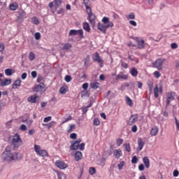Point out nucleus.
Returning <instances> with one entry per match:
<instances>
[{
  "mask_svg": "<svg viewBox=\"0 0 179 179\" xmlns=\"http://www.w3.org/2000/svg\"><path fill=\"white\" fill-rule=\"evenodd\" d=\"M102 23L99 22L97 24L98 30H100L102 33L106 34V31H107V29L109 27H114V23L110 21V18L108 17H103L102 20Z\"/></svg>",
  "mask_w": 179,
  "mask_h": 179,
  "instance_id": "obj_1",
  "label": "nucleus"
},
{
  "mask_svg": "<svg viewBox=\"0 0 179 179\" xmlns=\"http://www.w3.org/2000/svg\"><path fill=\"white\" fill-rule=\"evenodd\" d=\"M17 155V152H10V147L7 146L1 156L3 160H6V162H12L13 160H17V159H19Z\"/></svg>",
  "mask_w": 179,
  "mask_h": 179,
  "instance_id": "obj_2",
  "label": "nucleus"
},
{
  "mask_svg": "<svg viewBox=\"0 0 179 179\" xmlns=\"http://www.w3.org/2000/svg\"><path fill=\"white\" fill-rule=\"evenodd\" d=\"M22 143H23V142L22 141V138H20V136L19 134H16L13 136L12 145L14 146V150L19 149L20 146H22Z\"/></svg>",
  "mask_w": 179,
  "mask_h": 179,
  "instance_id": "obj_3",
  "label": "nucleus"
},
{
  "mask_svg": "<svg viewBox=\"0 0 179 179\" xmlns=\"http://www.w3.org/2000/svg\"><path fill=\"white\" fill-rule=\"evenodd\" d=\"M34 151L39 157H48V151L46 150H41V146L34 145Z\"/></svg>",
  "mask_w": 179,
  "mask_h": 179,
  "instance_id": "obj_4",
  "label": "nucleus"
},
{
  "mask_svg": "<svg viewBox=\"0 0 179 179\" xmlns=\"http://www.w3.org/2000/svg\"><path fill=\"white\" fill-rule=\"evenodd\" d=\"M45 90H47V87L44 83H41L33 87V92H35L36 93H44Z\"/></svg>",
  "mask_w": 179,
  "mask_h": 179,
  "instance_id": "obj_5",
  "label": "nucleus"
},
{
  "mask_svg": "<svg viewBox=\"0 0 179 179\" xmlns=\"http://www.w3.org/2000/svg\"><path fill=\"white\" fill-rule=\"evenodd\" d=\"M166 61V59L159 58L155 60L154 63H152L153 68H156L158 71H162L163 69V64Z\"/></svg>",
  "mask_w": 179,
  "mask_h": 179,
  "instance_id": "obj_6",
  "label": "nucleus"
},
{
  "mask_svg": "<svg viewBox=\"0 0 179 179\" xmlns=\"http://www.w3.org/2000/svg\"><path fill=\"white\" fill-rule=\"evenodd\" d=\"M92 59L94 61V62H97L99 64V66L101 68H103L104 66V61L103 59L100 57V55L99 54L98 52H96L93 55H92Z\"/></svg>",
  "mask_w": 179,
  "mask_h": 179,
  "instance_id": "obj_7",
  "label": "nucleus"
},
{
  "mask_svg": "<svg viewBox=\"0 0 179 179\" xmlns=\"http://www.w3.org/2000/svg\"><path fill=\"white\" fill-rule=\"evenodd\" d=\"M176 97V92H169L166 94V107H169L170 106V103L174 100Z\"/></svg>",
  "mask_w": 179,
  "mask_h": 179,
  "instance_id": "obj_8",
  "label": "nucleus"
},
{
  "mask_svg": "<svg viewBox=\"0 0 179 179\" xmlns=\"http://www.w3.org/2000/svg\"><path fill=\"white\" fill-rule=\"evenodd\" d=\"M87 13L88 15V20L90 23L92 24V26H94V24H96V15L92 13V10L90 13L87 12Z\"/></svg>",
  "mask_w": 179,
  "mask_h": 179,
  "instance_id": "obj_9",
  "label": "nucleus"
},
{
  "mask_svg": "<svg viewBox=\"0 0 179 179\" xmlns=\"http://www.w3.org/2000/svg\"><path fill=\"white\" fill-rule=\"evenodd\" d=\"M40 99H38V94H34V95L29 96L27 98L28 103H31V104H34L37 103Z\"/></svg>",
  "mask_w": 179,
  "mask_h": 179,
  "instance_id": "obj_10",
  "label": "nucleus"
},
{
  "mask_svg": "<svg viewBox=\"0 0 179 179\" xmlns=\"http://www.w3.org/2000/svg\"><path fill=\"white\" fill-rule=\"evenodd\" d=\"M55 166L60 170H65V169H68V164H65L64 161L57 160L55 162Z\"/></svg>",
  "mask_w": 179,
  "mask_h": 179,
  "instance_id": "obj_11",
  "label": "nucleus"
},
{
  "mask_svg": "<svg viewBox=\"0 0 179 179\" xmlns=\"http://www.w3.org/2000/svg\"><path fill=\"white\" fill-rule=\"evenodd\" d=\"M138 114L131 115L127 122V124L134 125L136 122H138Z\"/></svg>",
  "mask_w": 179,
  "mask_h": 179,
  "instance_id": "obj_12",
  "label": "nucleus"
},
{
  "mask_svg": "<svg viewBox=\"0 0 179 179\" xmlns=\"http://www.w3.org/2000/svg\"><path fill=\"white\" fill-rule=\"evenodd\" d=\"M134 40L136 41L138 48L140 50H143L145 48V41L141 38L136 37Z\"/></svg>",
  "mask_w": 179,
  "mask_h": 179,
  "instance_id": "obj_13",
  "label": "nucleus"
},
{
  "mask_svg": "<svg viewBox=\"0 0 179 179\" xmlns=\"http://www.w3.org/2000/svg\"><path fill=\"white\" fill-rule=\"evenodd\" d=\"M159 93H163V87H159L158 85H156L154 88V96L155 99L159 97Z\"/></svg>",
  "mask_w": 179,
  "mask_h": 179,
  "instance_id": "obj_14",
  "label": "nucleus"
},
{
  "mask_svg": "<svg viewBox=\"0 0 179 179\" xmlns=\"http://www.w3.org/2000/svg\"><path fill=\"white\" fill-rule=\"evenodd\" d=\"M80 36V37L83 38V30L82 29H78V30H75V29H71L69 31V36Z\"/></svg>",
  "mask_w": 179,
  "mask_h": 179,
  "instance_id": "obj_15",
  "label": "nucleus"
},
{
  "mask_svg": "<svg viewBox=\"0 0 179 179\" xmlns=\"http://www.w3.org/2000/svg\"><path fill=\"white\" fill-rule=\"evenodd\" d=\"M82 142L80 139H78L77 141H74V143L70 146L71 150H76L79 149V144Z\"/></svg>",
  "mask_w": 179,
  "mask_h": 179,
  "instance_id": "obj_16",
  "label": "nucleus"
},
{
  "mask_svg": "<svg viewBox=\"0 0 179 179\" xmlns=\"http://www.w3.org/2000/svg\"><path fill=\"white\" fill-rule=\"evenodd\" d=\"M12 83V79H4L2 80L0 78V86H8Z\"/></svg>",
  "mask_w": 179,
  "mask_h": 179,
  "instance_id": "obj_17",
  "label": "nucleus"
},
{
  "mask_svg": "<svg viewBox=\"0 0 179 179\" xmlns=\"http://www.w3.org/2000/svg\"><path fill=\"white\" fill-rule=\"evenodd\" d=\"M120 79H123L124 80H127L128 79V75L124 74V73L120 72L115 78V80L118 81Z\"/></svg>",
  "mask_w": 179,
  "mask_h": 179,
  "instance_id": "obj_18",
  "label": "nucleus"
},
{
  "mask_svg": "<svg viewBox=\"0 0 179 179\" xmlns=\"http://www.w3.org/2000/svg\"><path fill=\"white\" fill-rule=\"evenodd\" d=\"M83 155H82V152L78 151L74 154V160L76 162H79V160H82Z\"/></svg>",
  "mask_w": 179,
  "mask_h": 179,
  "instance_id": "obj_19",
  "label": "nucleus"
},
{
  "mask_svg": "<svg viewBox=\"0 0 179 179\" xmlns=\"http://www.w3.org/2000/svg\"><path fill=\"white\" fill-rule=\"evenodd\" d=\"M83 4L85 6L87 12H89L90 13V11L92 10V8L90 7V1L89 0H83Z\"/></svg>",
  "mask_w": 179,
  "mask_h": 179,
  "instance_id": "obj_20",
  "label": "nucleus"
},
{
  "mask_svg": "<svg viewBox=\"0 0 179 179\" xmlns=\"http://www.w3.org/2000/svg\"><path fill=\"white\" fill-rule=\"evenodd\" d=\"M143 162L145 165V167L146 169H149V167H150V160L149 159V157H144L143 158Z\"/></svg>",
  "mask_w": 179,
  "mask_h": 179,
  "instance_id": "obj_21",
  "label": "nucleus"
},
{
  "mask_svg": "<svg viewBox=\"0 0 179 179\" xmlns=\"http://www.w3.org/2000/svg\"><path fill=\"white\" fill-rule=\"evenodd\" d=\"M113 155L115 159H120L122 156V151L120 149L115 150L113 151Z\"/></svg>",
  "mask_w": 179,
  "mask_h": 179,
  "instance_id": "obj_22",
  "label": "nucleus"
},
{
  "mask_svg": "<svg viewBox=\"0 0 179 179\" xmlns=\"http://www.w3.org/2000/svg\"><path fill=\"white\" fill-rule=\"evenodd\" d=\"M159 134V127H154L151 129L150 135L151 136H156V135Z\"/></svg>",
  "mask_w": 179,
  "mask_h": 179,
  "instance_id": "obj_23",
  "label": "nucleus"
},
{
  "mask_svg": "<svg viewBox=\"0 0 179 179\" xmlns=\"http://www.w3.org/2000/svg\"><path fill=\"white\" fill-rule=\"evenodd\" d=\"M22 85V80L18 79L14 82L12 86V89H17Z\"/></svg>",
  "mask_w": 179,
  "mask_h": 179,
  "instance_id": "obj_24",
  "label": "nucleus"
},
{
  "mask_svg": "<svg viewBox=\"0 0 179 179\" xmlns=\"http://www.w3.org/2000/svg\"><path fill=\"white\" fill-rule=\"evenodd\" d=\"M90 86L91 89H94V90H97V89L100 88V84L99 83V82L91 83L90 84Z\"/></svg>",
  "mask_w": 179,
  "mask_h": 179,
  "instance_id": "obj_25",
  "label": "nucleus"
},
{
  "mask_svg": "<svg viewBox=\"0 0 179 179\" xmlns=\"http://www.w3.org/2000/svg\"><path fill=\"white\" fill-rule=\"evenodd\" d=\"M137 143L139 150H142L145 146V142L142 141V138H139L137 141Z\"/></svg>",
  "mask_w": 179,
  "mask_h": 179,
  "instance_id": "obj_26",
  "label": "nucleus"
},
{
  "mask_svg": "<svg viewBox=\"0 0 179 179\" xmlns=\"http://www.w3.org/2000/svg\"><path fill=\"white\" fill-rule=\"evenodd\" d=\"M83 28L84 29V30L85 31H87V33H90V25L89 24L88 22H83Z\"/></svg>",
  "mask_w": 179,
  "mask_h": 179,
  "instance_id": "obj_27",
  "label": "nucleus"
},
{
  "mask_svg": "<svg viewBox=\"0 0 179 179\" xmlns=\"http://www.w3.org/2000/svg\"><path fill=\"white\" fill-rule=\"evenodd\" d=\"M9 8L10 10H16L17 8H19V4H17L16 2L10 4Z\"/></svg>",
  "mask_w": 179,
  "mask_h": 179,
  "instance_id": "obj_28",
  "label": "nucleus"
},
{
  "mask_svg": "<svg viewBox=\"0 0 179 179\" xmlns=\"http://www.w3.org/2000/svg\"><path fill=\"white\" fill-rule=\"evenodd\" d=\"M130 73L131 75V76H134V78H136V76H138V70L135 68L133 67L131 68V71H130Z\"/></svg>",
  "mask_w": 179,
  "mask_h": 179,
  "instance_id": "obj_29",
  "label": "nucleus"
},
{
  "mask_svg": "<svg viewBox=\"0 0 179 179\" xmlns=\"http://www.w3.org/2000/svg\"><path fill=\"white\" fill-rule=\"evenodd\" d=\"M89 62H90V56L87 55V57L84 59V66H85V68L89 66Z\"/></svg>",
  "mask_w": 179,
  "mask_h": 179,
  "instance_id": "obj_30",
  "label": "nucleus"
},
{
  "mask_svg": "<svg viewBox=\"0 0 179 179\" xmlns=\"http://www.w3.org/2000/svg\"><path fill=\"white\" fill-rule=\"evenodd\" d=\"M57 122L55 121H52L49 124H43V127H48V129H50V128H52L54 125H55Z\"/></svg>",
  "mask_w": 179,
  "mask_h": 179,
  "instance_id": "obj_31",
  "label": "nucleus"
},
{
  "mask_svg": "<svg viewBox=\"0 0 179 179\" xmlns=\"http://www.w3.org/2000/svg\"><path fill=\"white\" fill-rule=\"evenodd\" d=\"M126 103L130 107H132V106H134V102L132 101V99H131L129 96H126Z\"/></svg>",
  "mask_w": 179,
  "mask_h": 179,
  "instance_id": "obj_32",
  "label": "nucleus"
},
{
  "mask_svg": "<svg viewBox=\"0 0 179 179\" xmlns=\"http://www.w3.org/2000/svg\"><path fill=\"white\" fill-rule=\"evenodd\" d=\"M147 85L148 86V89L150 93H152V92L153 91V82H152L151 80H149L148 81Z\"/></svg>",
  "mask_w": 179,
  "mask_h": 179,
  "instance_id": "obj_33",
  "label": "nucleus"
},
{
  "mask_svg": "<svg viewBox=\"0 0 179 179\" xmlns=\"http://www.w3.org/2000/svg\"><path fill=\"white\" fill-rule=\"evenodd\" d=\"M58 179H66V175L62 172L57 173Z\"/></svg>",
  "mask_w": 179,
  "mask_h": 179,
  "instance_id": "obj_34",
  "label": "nucleus"
},
{
  "mask_svg": "<svg viewBox=\"0 0 179 179\" xmlns=\"http://www.w3.org/2000/svg\"><path fill=\"white\" fill-rule=\"evenodd\" d=\"M123 146L126 152H128L129 153V152H131V145H129V143H124Z\"/></svg>",
  "mask_w": 179,
  "mask_h": 179,
  "instance_id": "obj_35",
  "label": "nucleus"
},
{
  "mask_svg": "<svg viewBox=\"0 0 179 179\" xmlns=\"http://www.w3.org/2000/svg\"><path fill=\"white\" fill-rule=\"evenodd\" d=\"M29 61H34V59H36V55H34L33 52H29Z\"/></svg>",
  "mask_w": 179,
  "mask_h": 179,
  "instance_id": "obj_36",
  "label": "nucleus"
},
{
  "mask_svg": "<svg viewBox=\"0 0 179 179\" xmlns=\"http://www.w3.org/2000/svg\"><path fill=\"white\" fill-rule=\"evenodd\" d=\"M66 87H62L59 89V93L60 94H66Z\"/></svg>",
  "mask_w": 179,
  "mask_h": 179,
  "instance_id": "obj_37",
  "label": "nucleus"
},
{
  "mask_svg": "<svg viewBox=\"0 0 179 179\" xmlns=\"http://www.w3.org/2000/svg\"><path fill=\"white\" fill-rule=\"evenodd\" d=\"M12 69H7L5 70V74L6 76H11L12 75Z\"/></svg>",
  "mask_w": 179,
  "mask_h": 179,
  "instance_id": "obj_38",
  "label": "nucleus"
},
{
  "mask_svg": "<svg viewBox=\"0 0 179 179\" xmlns=\"http://www.w3.org/2000/svg\"><path fill=\"white\" fill-rule=\"evenodd\" d=\"M69 48H72V45L71 43H66L62 48V50H69Z\"/></svg>",
  "mask_w": 179,
  "mask_h": 179,
  "instance_id": "obj_39",
  "label": "nucleus"
},
{
  "mask_svg": "<svg viewBox=\"0 0 179 179\" xmlns=\"http://www.w3.org/2000/svg\"><path fill=\"white\" fill-rule=\"evenodd\" d=\"M89 173H90V174H91V176L94 175V173H96V168L90 167L89 169Z\"/></svg>",
  "mask_w": 179,
  "mask_h": 179,
  "instance_id": "obj_40",
  "label": "nucleus"
},
{
  "mask_svg": "<svg viewBox=\"0 0 179 179\" xmlns=\"http://www.w3.org/2000/svg\"><path fill=\"white\" fill-rule=\"evenodd\" d=\"M32 22L34 24H40V20H38V18H37V17H34L32 18Z\"/></svg>",
  "mask_w": 179,
  "mask_h": 179,
  "instance_id": "obj_41",
  "label": "nucleus"
},
{
  "mask_svg": "<svg viewBox=\"0 0 179 179\" xmlns=\"http://www.w3.org/2000/svg\"><path fill=\"white\" fill-rule=\"evenodd\" d=\"M154 76L156 78V79H159L160 76H162V73L159 72L158 71H155L153 73Z\"/></svg>",
  "mask_w": 179,
  "mask_h": 179,
  "instance_id": "obj_42",
  "label": "nucleus"
},
{
  "mask_svg": "<svg viewBox=\"0 0 179 179\" xmlns=\"http://www.w3.org/2000/svg\"><path fill=\"white\" fill-rule=\"evenodd\" d=\"M76 128V124H71L70 127L69 128V129L67 130V132L71 133L72 131H73V129H75Z\"/></svg>",
  "mask_w": 179,
  "mask_h": 179,
  "instance_id": "obj_43",
  "label": "nucleus"
},
{
  "mask_svg": "<svg viewBox=\"0 0 179 179\" xmlns=\"http://www.w3.org/2000/svg\"><path fill=\"white\" fill-rule=\"evenodd\" d=\"M124 143V140L122 138H117L116 140V143L117 146H121L122 143Z\"/></svg>",
  "mask_w": 179,
  "mask_h": 179,
  "instance_id": "obj_44",
  "label": "nucleus"
},
{
  "mask_svg": "<svg viewBox=\"0 0 179 179\" xmlns=\"http://www.w3.org/2000/svg\"><path fill=\"white\" fill-rule=\"evenodd\" d=\"M131 163H132V164H136V163H138V157H136V155H135L132 157Z\"/></svg>",
  "mask_w": 179,
  "mask_h": 179,
  "instance_id": "obj_45",
  "label": "nucleus"
},
{
  "mask_svg": "<svg viewBox=\"0 0 179 179\" xmlns=\"http://www.w3.org/2000/svg\"><path fill=\"white\" fill-rule=\"evenodd\" d=\"M51 120H52V117L48 116L46 117H44L43 122H50V121H51Z\"/></svg>",
  "mask_w": 179,
  "mask_h": 179,
  "instance_id": "obj_46",
  "label": "nucleus"
},
{
  "mask_svg": "<svg viewBox=\"0 0 179 179\" xmlns=\"http://www.w3.org/2000/svg\"><path fill=\"white\" fill-rule=\"evenodd\" d=\"M64 80L69 83V82L72 80V77L71 76H66L64 78Z\"/></svg>",
  "mask_w": 179,
  "mask_h": 179,
  "instance_id": "obj_47",
  "label": "nucleus"
},
{
  "mask_svg": "<svg viewBox=\"0 0 179 179\" xmlns=\"http://www.w3.org/2000/svg\"><path fill=\"white\" fill-rule=\"evenodd\" d=\"M54 3L56 6H59L62 3V0H54Z\"/></svg>",
  "mask_w": 179,
  "mask_h": 179,
  "instance_id": "obj_48",
  "label": "nucleus"
},
{
  "mask_svg": "<svg viewBox=\"0 0 179 179\" xmlns=\"http://www.w3.org/2000/svg\"><path fill=\"white\" fill-rule=\"evenodd\" d=\"M94 124L96 125V127L100 125V120L98 118H94Z\"/></svg>",
  "mask_w": 179,
  "mask_h": 179,
  "instance_id": "obj_49",
  "label": "nucleus"
},
{
  "mask_svg": "<svg viewBox=\"0 0 179 179\" xmlns=\"http://www.w3.org/2000/svg\"><path fill=\"white\" fill-rule=\"evenodd\" d=\"M34 36L36 40H40V38H41V34H40V32L35 33Z\"/></svg>",
  "mask_w": 179,
  "mask_h": 179,
  "instance_id": "obj_50",
  "label": "nucleus"
},
{
  "mask_svg": "<svg viewBox=\"0 0 179 179\" xmlns=\"http://www.w3.org/2000/svg\"><path fill=\"white\" fill-rule=\"evenodd\" d=\"M131 131L132 132H138V126H136V124L133 125V127H131Z\"/></svg>",
  "mask_w": 179,
  "mask_h": 179,
  "instance_id": "obj_51",
  "label": "nucleus"
},
{
  "mask_svg": "<svg viewBox=\"0 0 179 179\" xmlns=\"http://www.w3.org/2000/svg\"><path fill=\"white\" fill-rule=\"evenodd\" d=\"M124 164H125V162H120V163L117 165V167L120 170H122V167H124Z\"/></svg>",
  "mask_w": 179,
  "mask_h": 179,
  "instance_id": "obj_52",
  "label": "nucleus"
},
{
  "mask_svg": "<svg viewBox=\"0 0 179 179\" xmlns=\"http://www.w3.org/2000/svg\"><path fill=\"white\" fill-rule=\"evenodd\" d=\"M71 139H76L78 138V134L76 133H72L70 134Z\"/></svg>",
  "mask_w": 179,
  "mask_h": 179,
  "instance_id": "obj_53",
  "label": "nucleus"
},
{
  "mask_svg": "<svg viewBox=\"0 0 179 179\" xmlns=\"http://www.w3.org/2000/svg\"><path fill=\"white\" fill-rule=\"evenodd\" d=\"M64 12H65V10L64 8H61L57 10V15H64Z\"/></svg>",
  "mask_w": 179,
  "mask_h": 179,
  "instance_id": "obj_54",
  "label": "nucleus"
},
{
  "mask_svg": "<svg viewBox=\"0 0 179 179\" xmlns=\"http://www.w3.org/2000/svg\"><path fill=\"white\" fill-rule=\"evenodd\" d=\"M171 48L173 50H176V48H178V45H177V43H171Z\"/></svg>",
  "mask_w": 179,
  "mask_h": 179,
  "instance_id": "obj_55",
  "label": "nucleus"
},
{
  "mask_svg": "<svg viewBox=\"0 0 179 179\" xmlns=\"http://www.w3.org/2000/svg\"><path fill=\"white\" fill-rule=\"evenodd\" d=\"M29 135H34L36 134V130L34 129H29L28 131Z\"/></svg>",
  "mask_w": 179,
  "mask_h": 179,
  "instance_id": "obj_56",
  "label": "nucleus"
},
{
  "mask_svg": "<svg viewBox=\"0 0 179 179\" xmlns=\"http://www.w3.org/2000/svg\"><path fill=\"white\" fill-rule=\"evenodd\" d=\"M85 144L83 143L80 145H79L78 149H80V150H85Z\"/></svg>",
  "mask_w": 179,
  "mask_h": 179,
  "instance_id": "obj_57",
  "label": "nucleus"
},
{
  "mask_svg": "<svg viewBox=\"0 0 179 179\" xmlns=\"http://www.w3.org/2000/svg\"><path fill=\"white\" fill-rule=\"evenodd\" d=\"M138 170L140 171H143V170H145V165H143V164H141L138 166Z\"/></svg>",
  "mask_w": 179,
  "mask_h": 179,
  "instance_id": "obj_58",
  "label": "nucleus"
},
{
  "mask_svg": "<svg viewBox=\"0 0 179 179\" xmlns=\"http://www.w3.org/2000/svg\"><path fill=\"white\" fill-rule=\"evenodd\" d=\"M20 129L21 131H27V127H26V125H24V124H22L20 127Z\"/></svg>",
  "mask_w": 179,
  "mask_h": 179,
  "instance_id": "obj_59",
  "label": "nucleus"
},
{
  "mask_svg": "<svg viewBox=\"0 0 179 179\" xmlns=\"http://www.w3.org/2000/svg\"><path fill=\"white\" fill-rule=\"evenodd\" d=\"M87 87H89V83H85L83 85V89L84 90H87Z\"/></svg>",
  "mask_w": 179,
  "mask_h": 179,
  "instance_id": "obj_60",
  "label": "nucleus"
},
{
  "mask_svg": "<svg viewBox=\"0 0 179 179\" xmlns=\"http://www.w3.org/2000/svg\"><path fill=\"white\" fill-rule=\"evenodd\" d=\"M175 122H176L177 130L179 131V122H178V120H177V117H175Z\"/></svg>",
  "mask_w": 179,
  "mask_h": 179,
  "instance_id": "obj_61",
  "label": "nucleus"
},
{
  "mask_svg": "<svg viewBox=\"0 0 179 179\" xmlns=\"http://www.w3.org/2000/svg\"><path fill=\"white\" fill-rule=\"evenodd\" d=\"M6 125L8 128H10V127H12V120H9L8 122H7Z\"/></svg>",
  "mask_w": 179,
  "mask_h": 179,
  "instance_id": "obj_62",
  "label": "nucleus"
},
{
  "mask_svg": "<svg viewBox=\"0 0 179 179\" xmlns=\"http://www.w3.org/2000/svg\"><path fill=\"white\" fill-rule=\"evenodd\" d=\"M127 19H135V14H134V13H130Z\"/></svg>",
  "mask_w": 179,
  "mask_h": 179,
  "instance_id": "obj_63",
  "label": "nucleus"
},
{
  "mask_svg": "<svg viewBox=\"0 0 179 179\" xmlns=\"http://www.w3.org/2000/svg\"><path fill=\"white\" fill-rule=\"evenodd\" d=\"M178 174H179L178 170H175L173 171V177H178Z\"/></svg>",
  "mask_w": 179,
  "mask_h": 179,
  "instance_id": "obj_64",
  "label": "nucleus"
}]
</instances>
